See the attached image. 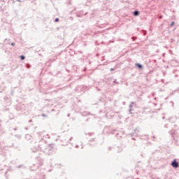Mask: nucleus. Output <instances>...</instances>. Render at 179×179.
I'll list each match as a JSON object with an SVG mask.
<instances>
[{"mask_svg": "<svg viewBox=\"0 0 179 179\" xmlns=\"http://www.w3.org/2000/svg\"><path fill=\"white\" fill-rule=\"evenodd\" d=\"M41 115H42V117H47V115L44 113H43Z\"/></svg>", "mask_w": 179, "mask_h": 179, "instance_id": "0eeeda50", "label": "nucleus"}, {"mask_svg": "<svg viewBox=\"0 0 179 179\" xmlns=\"http://www.w3.org/2000/svg\"><path fill=\"white\" fill-rule=\"evenodd\" d=\"M172 167H174V169L178 168V162H177V160L174 159L172 162L171 164Z\"/></svg>", "mask_w": 179, "mask_h": 179, "instance_id": "f257e3e1", "label": "nucleus"}, {"mask_svg": "<svg viewBox=\"0 0 179 179\" xmlns=\"http://www.w3.org/2000/svg\"><path fill=\"white\" fill-rule=\"evenodd\" d=\"M133 14H134V16H139V11L136 10V11L134 12Z\"/></svg>", "mask_w": 179, "mask_h": 179, "instance_id": "f03ea898", "label": "nucleus"}, {"mask_svg": "<svg viewBox=\"0 0 179 179\" xmlns=\"http://www.w3.org/2000/svg\"><path fill=\"white\" fill-rule=\"evenodd\" d=\"M136 66H138V68H139V69H141V68H142V66H141V64H136Z\"/></svg>", "mask_w": 179, "mask_h": 179, "instance_id": "7ed1b4c3", "label": "nucleus"}, {"mask_svg": "<svg viewBox=\"0 0 179 179\" xmlns=\"http://www.w3.org/2000/svg\"><path fill=\"white\" fill-rule=\"evenodd\" d=\"M131 104H134V102H131Z\"/></svg>", "mask_w": 179, "mask_h": 179, "instance_id": "ddd939ff", "label": "nucleus"}, {"mask_svg": "<svg viewBox=\"0 0 179 179\" xmlns=\"http://www.w3.org/2000/svg\"><path fill=\"white\" fill-rule=\"evenodd\" d=\"M131 111H134V109L130 108V109H129V113H131Z\"/></svg>", "mask_w": 179, "mask_h": 179, "instance_id": "6e6552de", "label": "nucleus"}, {"mask_svg": "<svg viewBox=\"0 0 179 179\" xmlns=\"http://www.w3.org/2000/svg\"><path fill=\"white\" fill-rule=\"evenodd\" d=\"M20 58H21V60L23 61V60H24L26 59V57H24L23 55H21Z\"/></svg>", "mask_w": 179, "mask_h": 179, "instance_id": "20e7f679", "label": "nucleus"}, {"mask_svg": "<svg viewBox=\"0 0 179 179\" xmlns=\"http://www.w3.org/2000/svg\"><path fill=\"white\" fill-rule=\"evenodd\" d=\"M55 22H59V18H56V19L55 20Z\"/></svg>", "mask_w": 179, "mask_h": 179, "instance_id": "39448f33", "label": "nucleus"}, {"mask_svg": "<svg viewBox=\"0 0 179 179\" xmlns=\"http://www.w3.org/2000/svg\"><path fill=\"white\" fill-rule=\"evenodd\" d=\"M133 107H134V106L129 105V108H132Z\"/></svg>", "mask_w": 179, "mask_h": 179, "instance_id": "1a4fd4ad", "label": "nucleus"}, {"mask_svg": "<svg viewBox=\"0 0 179 179\" xmlns=\"http://www.w3.org/2000/svg\"><path fill=\"white\" fill-rule=\"evenodd\" d=\"M171 26H174V21L171 23Z\"/></svg>", "mask_w": 179, "mask_h": 179, "instance_id": "423d86ee", "label": "nucleus"}, {"mask_svg": "<svg viewBox=\"0 0 179 179\" xmlns=\"http://www.w3.org/2000/svg\"><path fill=\"white\" fill-rule=\"evenodd\" d=\"M110 71H114V69L111 68V69H110Z\"/></svg>", "mask_w": 179, "mask_h": 179, "instance_id": "f8f14e48", "label": "nucleus"}, {"mask_svg": "<svg viewBox=\"0 0 179 179\" xmlns=\"http://www.w3.org/2000/svg\"><path fill=\"white\" fill-rule=\"evenodd\" d=\"M11 45H15V42L11 43Z\"/></svg>", "mask_w": 179, "mask_h": 179, "instance_id": "9d476101", "label": "nucleus"}, {"mask_svg": "<svg viewBox=\"0 0 179 179\" xmlns=\"http://www.w3.org/2000/svg\"><path fill=\"white\" fill-rule=\"evenodd\" d=\"M113 82L114 83H117V80H115Z\"/></svg>", "mask_w": 179, "mask_h": 179, "instance_id": "9b49d317", "label": "nucleus"}, {"mask_svg": "<svg viewBox=\"0 0 179 179\" xmlns=\"http://www.w3.org/2000/svg\"><path fill=\"white\" fill-rule=\"evenodd\" d=\"M18 1V2H20V1H19V0H17Z\"/></svg>", "mask_w": 179, "mask_h": 179, "instance_id": "4468645a", "label": "nucleus"}]
</instances>
